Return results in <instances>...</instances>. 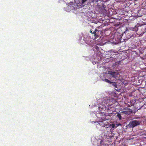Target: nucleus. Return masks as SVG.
<instances>
[{"mask_svg": "<svg viewBox=\"0 0 146 146\" xmlns=\"http://www.w3.org/2000/svg\"><path fill=\"white\" fill-rule=\"evenodd\" d=\"M132 109H126V111H125L121 112V113L126 114V115H129L132 113Z\"/></svg>", "mask_w": 146, "mask_h": 146, "instance_id": "5", "label": "nucleus"}, {"mask_svg": "<svg viewBox=\"0 0 146 146\" xmlns=\"http://www.w3.org/2000/svg\"><path fill=\"white\" fill-rule=\"evenodd\" d=\"M111 84H112V85L115 88H117V83L115 82H111Z\"/></svg>", "mask_w": 146, "mask_h": 146, "instance_id": "8", "label": "nucleus"}, {"mask_svg": "<svg viewBox=\"0 0 146 146\" xmlns=\"http://www.w3.org/2000/svg\"><path fill=\"white\" fill-rule=\"evenodd\" d=\"M120 35H123V34H120Z\"/></svg>", "mask_w": 146, "mask_h": 146, "instance_id": "19", "label": "nucleus"}, {"mask_svg": "<svg viewBox=\"0 0 146 146\" xmlns=\"http://www.w3.org/2000/svg\"><path fill=\"white\" fill-rule=\"evenodd\" d=\"M140 31L141 32L139 35V36H141L143 35L144 33L146 32V25H142L138 28L137 31V33H140Z\"/></svg>", "mask_w": 146, "mask_h": 146, "instance_id": "3", "label": "nucleus"}, {"mask_svg": "<svg viewBox=\"0 0 146 146\" xmlns=\"http://www.w3.org/2000/svg\"><path fill=\"white\" fill-rule=\"evenodd\" d=\"M100 126H102V127H104L105 126V124H102V123H99Z\"/></svg>", "mask_w": 146, "mask_h": 146, "instance_id": "12", "label": "nucleus"}, {"mask_svg": "<svg viewBox=\"0 0 146 146\" xmlns=\"http://www.w3.org/2000/svg\"><path fill=\"white\" fill-rule=\"evenodd\" d=\"M109 74H110L112 76L116 78L117 77V72H115L110 71L109 72Z\"/></svg>", "mask_w": 146, "mask_h": 146, "instance_id": "7", "label": "nucleus"}, {"mask_svg": "<svg viewBox=\"0 0 146 146\" xmlns=\"http://www.w3.org/2000/svg\"><path fill=\"white\" fill-rule=\"evenodd\" d=\"M87 0H82V2H85Z\"/></svg>", "mask_w": 146, "mask_h": 146, "instance_id": "15", "label": "nucleus"}, {"mask_svg": "<svg viewBox=\"0 0 146 146\" xmlns=\"http://www.w3.org/2000/svg\"><path fill=\"white\" fill-rule=\"evenodd\" d=\"M117 117L120 120H121V119H122V117H121V114L120 113H117Z\"/></svg>", "mask_w": 146, "mask_h": 146, "instance_id": "11", "label": "nucleus"}, {"mask_svg": "<svg viewBox=\"0 0 146 146\" xmlns=\"http://www.w3.org/2000/svg\"><path fill=\"white\" fill-rule=\"evenodd\" d=\"M141 32L140 31V33H137V34H138V33H139V34H140V33H141Z\"/></svg>", "mask_w": 146, "mask_h": 146, "instance_id": "16", "label": "nucleus"}, {"mask_svg": "<svg viewBox=\"0 0 146 146\" xmlns=\"http://www.w3.org/2000/svg\"><path fill=\"white\" fill-rule=\"evenodd\" d=\"M144 138H146V137H144Z\"/></svg>", "mask_w": 146, "mask_h": 146, "instance_id": "20", "label": "nucleus"}, {"mask_svg": "<svg viewBox=\"0 0 146 146\" xmlns=\"http://www.w3.org/2000/svg\"><path fill=\"white\" fill-rule=\"evenodd\" d=\"M141 123V121L137 120H132L130 122L128 126L131 127H134L138 125H139Z\"/></svg>", "mask_w": 146, "mask_h": 146, "instance_id": "4", "label": "nucleus"}, {"mask_svg": "<svg viewBox=\"0 0 146 146\" xmlns=\"http://www.w3.org/2000/svg\"><path fill=\"white\" fill-rule=\"evenodd\" d=\"M117 38L121 42H122L124 41V39H122V35L120 33H117Z\"/></svg>", "mask_w": 146, "mask_h": 146, "instance_id": "6", "label": "nucleus"}, {"mask_svg": "<svg viewBox=\"0 0 146 146\" xmlns=\"http://www.w3.org/2000/svg\"><path fill=\"white\" fill-rule=\"evenodd\" d=\"M90 33L92 34L90 37H92V38L93 40H87L86 43L87 44L90 45H92L93 42V40H96L98 38H99L100 37V35H101L102 31H98L97 29L92 32V31H90Z\"/></svg>", "mask_w": 146, "mask_h": 146, "instance_id": "1", "label": "nucleus"}, {"mask_svg": "<svg viewBox=\"0 0 146 146\" xmlns=\"http://www.w3.org/2000/svg\"><path fill=\"white\" fill-rule=\"evenodd\" d=\"M100 6V5H98V7H99V6Z\"/></svg>", "mask_w": 146, "mask_h": 146, "instance_id": "18", "label": "nucleus"}, {"mask_svg": "<svg viewBox=\"0 0 146 146\" xmlns=\"http://www.w3.org/2000/svg\"><path fill=\"white\" fill-rule=\"evenodd\" d=\"M109 127L113 129L115 127V125L114 124H111L109 125Z\"/></svg>", "mask_w": 146, "mask_h": 146, "instance_id": "9", "label": "nucleus"}, {"mask_svg": "<svg viewBox=\"0 0 146 146\" xmlns=\"http://www.w3.org/2000/svg\"><path fill=\"white\" fill-rule=\"evenodd\" d=\"M116 52L113 53V54L112 55V56H113L114 55H116Z\"/></svg>", "mask_w": 146, "mask_h": 146, "instance_id": "14", "label": "nucleus"}, {"mask_svg": "<svg viewBox=\"0 0 146 146\" xmlns=\"http://www.w3.org/2000/svg\"><path fill=\"white\" fill-rule=\"evenodd\" d=\"M105 120H104L103 119H100L99 121V122H100V123H102V122H103L104 121H105Z\"/></svg>", "mask_w": 146, "mask_h": 146, "instance_id": "13", "label": "nucleus"}, {"mask_svg": "<svg viewBox=\"0 0 146 146\" xmlns=\"http://www.w3.org/2000/svg\"><path fill=\"white\" fill-rule=\"evenodd\" d=\"M109 100H104L103 101V104L98 107L99 110L102 112V111L106 110L107 109L109 110L110 106L113 105V104L109 103Z\"/></svg>", "mask_w": 146, "mask_h": 146, "instance_id": "2", "label": "nucleus"}, {"mask_svg": "<svg viewBox=\"0 0 146 146\" xmlns=\"http://www.w3.org/2000/svg\"><path fill=\"white\" fill-rule=\"evenodd\" d=\"M115 56H114V57H113L112 58H114ZM115 57H116V56H115Z\"/></svg>", "mask_w": 146, "mask_h": 146, "instance_id": "17", "label": "nucleus"}, {"mask_svg": "<svg viewBox=\"0 0 146 146\" xmlns=\"http://www.w3.org/2000/svg\"><path fill=\"white\" fill-rule=\"evenodd\" d=\"M103 80L109 84H111V82H112L110 81V80L108 79H105Z\"/></svg>", "mask_w": 146, "mask_h": 146, "instance_id": "10", "label": "nucleus"}]
</instances>
